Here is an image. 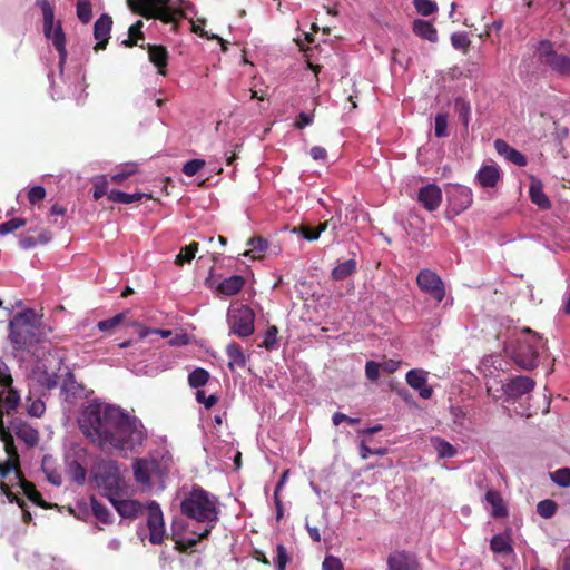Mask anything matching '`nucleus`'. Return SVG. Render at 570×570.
Returning <instances> with one entry per match:
<instances>
[{"mask_svg":"<svg viewBox=\"0 0 570 570\" xmlns=\"http://www.w3.org/2000/svg\"><path fill=\"white\" fill-rule=\"evenodd\" d=\"M82 433L100 449L135 451L146 440L144 426L119 406L89 404L79 419Z\"/></svg>","mask_w":570,"mask_h":570,"instance_id":"obj_1","label":"nucleus"},{"mask_svg":"<svg viewBox=\"0 0 570 570\" xmlns=\"http://www.w3.org/2000/svg\"><path fill=\"white\" fill-rule=\"evenodd\" d=\"M180 512L188 519L205 523L199 539H207L219 520L218 498L202 487L194 484L180 502Z\"/></svg>","mask_w":570,"mask_h":570,"instance_id":"obj_2","label":"nucleus"},{"mask_svg":"<svg viewBox=\"0 0 570 570\" xmlns=\"http://www.w3.org/2000/svg\"><path fill=\"white\" fill-rule=\"evenodd\" d=\"M20 405V395L12 387V377L4 362L0 358V439L7 453V463L13 464L14 474L20 470V459L12 433L4 426L3 415L16 413Z\"/></svg>","mask_w":570,"mask_h":570,"instance_id":"obj_3","label":"nucleus"},{"mask_svg":"<svg viewBox=\"0 0 570 570\" xmlns=\"http://www.w3.org/2000/svg\"><path fill=\"white\" fill-rule=\"evenodd\" d=\"M128 8L145 19H158L164 23H171L177 31L179 20L186 18L187 11L194 10L188 0H127Z\"/></svg>","mask_w":570,"mask_h":570,"instance_id":"obj_4","label":"nucleus"},{"mask_svg":"<svg viewBox=\"0 0 570 570\" xmlns=\"http://www.w3.org/2000/svg\"><path fill=\"white\" fill-rule=\"evenodd\" d=\"M521 336L505 348L513 363L523 371H532L539 365V345L541 337L531 328L522 330Z\"/></svg>","mask_w":570,"mask_h":570,"instance_id":"obj_5","label":"nucleus"},{"mask_svg":"<svg viewBox=\"0 0 570 570\" xmlns=\"http://www.w3.org/2000/svg\"><path fill=\"white\" fill-rule=\"evenodd\" d=\"M37 314L32 309L18 313L10 321V340L18 348H27L40 341Z\"/></svg>","mask_w":570,"mask_h":570,"instance_id":"obj_6","label":"nucleus"},{"mask_svg":"<svg viewBox=\"0 0 570 570\" xmlns=\"http://www.w3.org/2000/svg\"><path fill=\"white\" fill-rule=\"evenodd\" d=\"M94 479L98 488L108 500L119 497L122 488V478L116 461H102L92 470Z\"/></svg>","mask_w":570,"mask_h":570,"instance_id":"obj_7","label":"nucleus"},{"mask_svg":"<svg viewBox=\"0 0 570 570\" xmlns=\"http://www.w3.org/2000/svg\"><path fill=\"white\" fill-rule=\"evenodd\" d=\"M255 314L247 305H240L228 312L229 334L240 338L250 336L254 333Z\"/></svg>","mask_w":570,"mask_h":570,"instance_id":"obj_8","label":"nucleus"},{"mask_svg":"<svg viewBox=\"0 0 570 570\" xmlns=\"http://www.w3.org/2000/svg\"><path fill=\"white\" fill-rule=\"evenodd\" d=\"M539 60L560 76L570 75V57L556 52L550 41L540 42Z\"/></svg>","mask_w":570,"mask_h":570,"instance_id":"obj_9","label":"nucleus"},{"mask_svg":"<svg viewBox=\"0 0 570 570\" xmlns=\"http://www.w3.org/2000/svg\"><path fill=\"white\" fill-rule=\"evenodd\" d=\"M419 288L430 295L438 303L445 297V287L441 277L429 268L421 269L416 276Z\"/></svg>","mask_w":570,"mask_h":570,"instance_id":"obj_10","label":"nucleus"},{"mask_svg":"<svg viewBox=\"0 0 570 570\" xmlns=\"http://www.w3.org/2000/svg\"><path fill=\"white\" fill-rule=\"evenodd\" d=\"M147 527L149 529V541L160 544L164 540L165 524L159 504L151 501L147 507Z\"/></svg>","mask_w":570,"mask_h":570,"instance_id":"obj_11","label":"nucleus"},{"mask_svg":"<svg viewBox=\"0 0 570 570\" xmlns=\"http://www.w3.org/2000/svg\"><path fill=\"white\" fill-rule=\"evenodd\" d=\"M160 463L157 459H136L132 464L135 480L138 484L150 485L151 475L159 472Z\"/></svg>","mask_w":570,"mask_h":570,"instance_id":"obj_12","label":"nucleus"},{"mask_svg":"<svg viewBox=\"0 0 570 570\" xmlns=\"http://www.w3.org/2000/svg\"><path fill=\"white\" fill-rule=\"evenodd\" d=\"M387 570H421L415 554L405 550H395L387 556Z\"/></svg>","mask_w":570,"mask_h":570,"instance_id":"obj_13","label":"nucleus"},{"mask_svg":"<svg viewBox=\"0 0 570 570\" xmlns=\"http://www.w3.org/2000/svg\"><path fill=\"white\" fill-rule=\"evenodd\" d=\"M535 387V381L529 376L519 375L502 385L504 394L510 399H519Z\"/></svg>","mask_w":570,"mask_h":570,"instance_id":"obj_14","label":"nucleus"},{"mask_svg":"<svg viewBox=\"0 0 570 570\" xmlns=\"http://www.w3.org/2000/svg\"><path fill=\"white\" fill-rule=\"evenodd\" d=\"M13 484L14 488L19 487L22 493L30 500L33 504L42 508V509H51L52 505L43 500L41 493L37 490L35 483L27 480L23 476V473L21 471H18L14 474Z\"/></svg>","mask_w":570,"mask_h":570,"instance_id":"obj_15","label":"nucleus"},{"mask_svg":"<svg viewBox=\"0 0 570 570\" xmlns=\"http://www.w3.org/2000/svg\"><path fill=\"white\" fill-rule=\"evenodd\" d=\"M112 19L109 14L102 13L94 24V37L97 43L94 47L96 52L105 50L110 38Z\"/></svg>","mask_w":570,"mask_h":570,"instance_id":"obj_16","label":"nucleus"},{"mask_svg":"<svg viewBox=\"0 0 570 570\" xmlns=\"http://www.w3.org/2000/svg\"><path fill=\"white\" fill-rule=\"evenodd\" d=\"M7 429L10 433H14L17 438L22 440L29 448L36 446L39 442L38 431L19 419L11 420Z\"/></svg>","mask_w":570,"mask_h":570,"instance_id":"obj_17","label":"nucleus"},{"mask_svg":"<svg viewBox=\"0 0 570 570\" xmlns=\"http://www.w3.org/2000/svg\"><path fill=\"white\" fill-rule=\"evenodd\" d=\"M448 197L450 205L452 206V209L456 214H460L468 209L473 202L472 190L469 187L461 185L454 186L449 191Z\"/></svg>","mask_w":570,"mask_h":570,"instance_id":"obj_18","label":"nucleus"},{"mask_svg":"<svg viewBox=\"0 0 570 570\" xmlns=\"http://www.w3.org/2000/svg\"><path fill=\"white\" fill-rule=\"evenodd\" d=\"M417 200L426 210L434 212L441 205L442 190L435 184H428L419 190Z\"/></svg>","mask_w":570,"mask_h":570,"instance_id":"obj_19","label":"nucleus"},{"mask_svg":"<svg viewBox=\"0 0 570 570\" xmlns=\"http://www.w3.org/2000/svg\"><path fill=\"white\" fill-rule=\"evenodd\" d=\"M109 501L122 518L135 519L144 511L142 504L137 500H121L115 497Z\"/></svg>","mask_w":570,"mask_h":570,"instance_id":"obj_20","label":"nucleus"},{"mask_svg":"<svg viewBox=\"0 0 570 570\" xmlns=\"http://www.w3.org/2000/svg\"><path fill=\"white\" fill-rule=\"evenodd\" d=\"M406 383L416 390L422 399H430L433 390L428 385L426 376L421 370H411L406 373Z\"/></svg>","mask_w":570,"mask_h":570,"instance_id":"obj_21","label":"nucleus"},{"mask_svg":"<svg viewBox=\"0 0 570 570\" xmlns=\"http://www.w3.org/2000/svg\"><path fill=\"white\" fill-rule=\"evenodd\" d=\"M45 37L52 41L53 47L59 53V65L63 66L67 59V49H66V35L62 30V26L60 21H57L56 26L50 30V33H43Z\"/></svg>","mask_w":570,"mask_h":570,"instance_id":"obj_22","label":"nucleus"},{"mask_svg":"<svg viewBox=\"0 0 570 570\" xmlns=\"http://www.w3.org/2000/svg\"><path fill=\"white\" fill-rule=\"evenodd\" d=\"M494 148L499 155L503 156L507 160L513 163L514 165L520 167L527 165V157L519 150L512 148L503 139H497L494 141Z\"/></svg>","mask_w":570,"mask_h":570,"instance_id":"obj_23","label":"nucleus"},{"mask_svg":"<svg viewBox=\"0 0 570 570\" xmlns=\"http://www.w3.org/2000/svg\"><path fill=\"white\" fill-rule=\"evenodd\" d=\"M226 354L228 357V368L230 371H234L235 366L245 367L249 358V356L245 355L242 346L236 342H232L226 346Z\"/></svg>","mask_w":570,"mask_h":570,"instance_id":"obj_24","label":"nucleus"},{"mask_svg":"<svg viewBox=\"0 0 570 570\" xmlns=\"http://www.w3.org/2000/svg\"><path fill=\"white\" fill-rule=\"evenodd\" d=\"M245 285V279L240 275H233L224 278L217 286V292L225 296L238 294Z\"/></svg>","mask_w":570,"mask_h":570,"instance_id":"obj_25","label":"nucleus"},{"mask_svg":"<svg viewBox=\"0 0 570 570\" xmlns=\"http://www.w3.org/2000/svg\"><path fill=\"white\" fill-rule=\"evenodd\" d=\"M148 56L150 62H153L160 75H165V69L168 62V51L164 46L148 45Z\"/></svg>","mask_w":570,"mask_h":570,"instance_id":"obj_26","label":"nucleus"},{"mask_svg":"<svg viewBox=\"0 0 570 570\" xmlns=\"http://www.w3.org/2000/svg\"><path fill=\"white\" fill-rule=\"evenodd\" d=\"M412 30L415 36L422 39H425L430 42L438 41V31L430 21L423 19H415L413 21Z\"/></svg>","mask_w":570,"mask_h":570,"instance_id":"obj_27","label":"nucleus"},{"mask_svg":"<svg viewBox=\"0 0 570 570\" xmlns=\"http://www.w3.org/2000/svg\"><path fill=\"white\" fill-rule=\"evenodd\" d=\"M485 501L492 508V517L494 518H504L508 515V509L504 504L502 495L497 490H488L485 493Z\"/></svg>","mask_w":570,"mask_h":570,"instance_id":"obj_28","label":"nucleus"},{"mask_svg":"<svg viewBox=\"0 0 570 570\" xmlns=\"http://www.w3.org/2000/svg\"><path fill=\"white\" fill-rule=\"evenodd\" d=\"M499 178V168L492 165L481 167L476 174V179L482 187H494Z\"/></svg>","mask_w":570,"mask_h":570,"instance_id":"obj_29","label":"nucleus"},{"mask_svg":"<svg viewBox=\"0 0 570 570\" xmlns=\"http://www.w3.org/2000/svg\"><path fill=\"white\" fill-rule=\"evenodd\" d=\"M530 199L533 204L539 206L541 209H549L551 203L543 191L541 181L533 179L529 188Z\"/></svg>","mask_w":570,"mask_h":570,"instance_id":"obj_30","label":"nucleus"},{"mask_svg":"<svg viewBox=\"0 0 570 570\" xmlns=\"http://www.w3.org/2000/svg\"><path fill=\"white\" fill-rule=\"evenodd\" d=\"M150 199L151 195L146 193L127 194L121 190L112 189L108 193V199L119 204H131L141 199Z\"/></svg>","mask_w":570,"mask_h":570,"instance_id":"obj_31","label":"nucleus"},{"mask_svg":"<svg viewBox=\"0 0 570 570\" xmlns=\"http://www.w3.org/2000/svg\"><path fill=\"white\" fill-rule=\"evenodd\" d=\"M454 111L458 116L459 121L463 125L464 130L468 131L471 114L470 102L463 97L455 98Z\"/></svg>","mask_w":570,"mask_h":570,"instance_id":"obj_32","label":"nucleus"},{"mask_svg":"<svg viewBox=\"0 0 570 570\" xmlns=\"http://www.w3.org/2000/svg\"><path fill=\"white\" fill-rule=\"evenodd\" d=\"M36 4L41 9L43 16V33H50V30L56 26L55 9L49 0H37Z\"/></svg>","mask_w":570,"mask_h":570,"instance_id":"obj_33","label":"nucleus"},{"mask_svg":"<svg viewBox=\"0 0 570 570\" xmlns=\"http://www.w3.org/2000/svg\"><path fill=\"white\" fill-rule=\"evenodd\" d=\"M267 240L261 236L252 237L247 242L248 249L242 255L252 257L253 259L259 258L262 254L267 249Z\"/></svg>","mask_w":570,"mask_h":570,"instance_id":"obj_34","label":"nucleus"},{"mask_svg":"<svg viewBox=\"0 0 570 570\" xmlns=\"http://www.w3.org/2000/svg\"><path fill=\"white\" fill-rule=\"evenodd\" d=\"M2 494L6 495V498L8 499V501L10 503H17L18 504V507L22 511V521L24 523H30L32 521V514L28 510V505H27L26 501L22 498H20L16 492H13V490L8 489L7 487L2 488Z\"/></svg>","mask_w":570,"mask_h":570,"instance_id":"obj_35","label":"nucleus"},{"mask_svg":"<svg viewBox=\"0 0 570 570\" xmlns=\"http://www.w3.org/2000/svg\"><path fill=\"white\" fill-rule=\"evenodd\" d=\"M356 272V261L354 258L338 263L332 271V278L343 281Z\"/></svg>","mask_w":570,"mask_h":570,"instance_id":"obj_36","label":"nucleus"},{"mask_svg":"<svg viewBox=\"0 0 570 570\" xmlns=\"http://www.w3.org/2000/svg\"><path fill=\"white\" fill-rule=\"evenodd\" d=\"M490 548L494 553L510 554L513 552L511 540L507 534H495L490 541Z\"/></svg>","mask_w":570,"mask_h":570,"instance_id":"obj_37","label":"nucleus"},{"mask_svg":"<svg viewBox=\"0 0 570 570\" xmlns=\"http://www.w3.org/2000/svg\"><path fill=\"white\" fill-rule=\"evenodd\" d=\"M431 443L440 459L453 458L456 454L455 448L442 438H432Z\"/></svg>","mask_w":570,"mask_h":570,"instance_id":"obj_38","label":"nucleus"},{"mask_svg":"<svg viewBox=\"0 0 570 570\" xmlns=\"http://www.w3.org/2000/svg\"><path fill=\"white\" fill-rule=\"evenodd\" d=\"M142 27L144 22L141 20H138L134 24H131L128 29V38L121 42L122 46L127 48H132L137 46V41L145 38L144 32L141 30Z\"/></svg>","mask_w":570,"mask_h":570,"instance_id":"obj_39","label":"nucleus"},{"mask_svg":"<svg viewBox=\"0 0 570 570\" xmlns=\"http://www.w3.org/2000/svg\"><path fill=\"white\" fill-rule=\"evenodd\" d=\"M198 250V243L191 242L190 244L180 248L178 255L175 258L177 266H183L186 263H190Z\"/></svg>","mask_w":570,"mask_h":570,"instance_id":"obj_40","label":"nucleus"},{"mask_svg":"<svg viewBox=\"0 0 570 570\" xmlns=\"http://www.w3.org/2000/svg\"><path fill=\"white\" fill-rule=\"evenodd\" d=\"M90 502H91L92 514L96 517L97 520H99L100 522H102L105 524H109L112 522V515L106 505L100 503L95 498H91Z\"/></svg>","mask_w":570,"mask_h":570,"instance_id":"obj_41","label":"nucleus"},{"mask_svg":"<svg viewBox=\"0 0 570 570\" xmlns=\"http://www.w3.org/2000/svg\"><path fill=\"white\" fill-rule=\"evenodd\" d=\"M209 380V373L205 368L197 367L188 375V384L198 389L207 384Z\"/></svg>","mask_w":570,"mask_h":570,"instance_id":"obj_42","label":"nucleus"},{"mask_svg":"<svg viewBox=\"0 0 570 570\" xmlns=\"http://www.w3.org/2000/svg\"><path fill=\"white\" fill-rule=\"evenodd\" d=\"M76 13L78 19L87 24L92 18L91 0H77Z\"/></svg>","mask_w":570,"mask_h":570,"instance_id":"obj_43","label":"nucleus"},{"mask_svg":"<svg viewBox=\"0 0 570 570\" xmlns=\"http://www.w3.org/2000/svg\"><path fill=\"white\" fill-rule=\"evenodd\" d=\"M36 380L42 387L49 391L58 385V375L48 371L36 373Z\"/></svg>","mask_w":570,"mask_h":570,"instance_id":"obj_44","label":"nucleus"},{"mask_svg":"<svg viewBox=\"0 0 570 570\" xmlns=\"http://www.w3.org/2000/svg\"><path fill=\"white\" fill-rule=\"evenodd\" d=\"M557 509L558 504L551 499L542 500L537 504V513L544 519L553 517Z\"/></svg>","mask_w":570,"mask_h":570,"instance_id":"obj_45","label":"nucleus"},{"mask_svg":"<svg viewBox=\"0 0 570 570\" xmlns=\"http://www.w3.org/2000/svg\"><path fill=\"white\" fill-rule=\"evenodd\" d=\"M69 472L71 474L72 480L77 484L82 485L86 482L87 470L78 461H72L69 463Z\"/></svg>","mask_w":570,"mask_h":570,"instance_id":"obj_46","label":"nucleus"},{"mask_svg":"<svg viewBox=\"0 0 570 570\" xmlns=\"http://www.w3.org/2000/svg\"><path fill=\"white\" fill-rule=\"evenodd\" d=\"M292 233L299 235L308 242H313L320 238L316 227L308 224H301L292 229Z\"/></svg>","mask_w":570,"mask_h":570,"instance_id":"obj_47","label":"nucleus"},{"mask_svg":"<svg viewBox=\"0 0 570 570\" xmlns=\"http://www.w3.org/2000/svg\"><path fill=\"white\" fill-rule=\"evenodd\" d=\"M413 6L417 13L425 17L438 11V4L432 0H413Z\"/></svg>","mask_w":570,"mask_h":570,"instance_id":"obj_48","label":"nucleus"},{"mask_svg":"<svg viewBox=\"0 0 570 570\" xmlns=\"http://www.w3.org/2000/svg\"><path fill=\"white\" fill-rule=\"evenodd\" d=\"M434 135L438 138L446 137L448 134V115L446 114H436L434 119Z\"/></svg>","mask_w":570,"mask_h":570,"instance_id":"obj_49","label":"nucleus"},{"mask_svg":"<svg viewBox=\"0 0 570 570\" xmlns=\"http://www.w3.org/2000/svg\"><path fill=\"white\" fill-rule=\"evenodd\" d=\"M126 317L125 313H119L108 320L98 322L97 326L102 332H110L117 327Z\"/></svg>","mask_w":570,"mask_h":570,"instance_id":"obj_50","label":"nucleus"},{"mask_svg":"<svg viewBox=\"0 0 570 570\" xmlns=\"http://www.w3.org/2000/svg\"><path fill=\"white\" fill-rule=\"evenodd\" d=\"M277 333L278 330L275 325L269 326L264 334V340L261 346L268 351L274 350L277 344Z\"/></svg>","mask_w":570,"mask_h":570,"instance_id":"obj_51","label":"nucleus"},{"mask_svg":"<svg viewBox=\"0 0 570 570\" xmlns=\"http://www.w3.org/2000/svg\"><path fill=\"white\" fill-rule=\"evenodd\" d=\"M551 479L554 483L560 487H569L570 485V469L561 468L551 473Z\"/></svg>","mask_w":570,"mask_h":570,"instance_id":"obj_52","label":"nucleus"},{"mask_svg":"<svg viewBox=\"0 0 570 570\" xmlns=\"http://www.w3.org/2000/svg\"><path fill=\"white\" fill-rule=\"evenodd\" d=\"M205 160L195 158L186 161L183 166L181 171L186 176L191 177L195 176L205 166Z\"/></svg>","mask_w":570,"mask_h":570,"instance_id":"obj_53","label":"nucleus"},{"mask_svg":"<svg viewBox=\"0 0 570 570\" xmlns=\"http://www.w3.org/2000/svg\"><path fill=\"white\" fill-rule=\"evenodd\" d=\"M288 562H289V557L287 554L286 548L283 544H277L276 558L274 560L276 570H285Z\"/></svg>","mask_w":570,"mask_h":570,"instance_id":"obj_54","label":"nucleus"},{"mask_svg":"<svg viewBox=\"0 0 570 570\" xmlns=\"http://www.w3.org/2000/svg\"><path fill=\"white\" fill-rule=\"evenodd\" d=\"M24 225H26V219H23V218H12L10 220H7V222L0 224V236L12 233Z\"/></svg>","mask_w":570,"mask_h":570,"instance_id":"obj_55","label":"nucleus"},{"mask_svg":"<svg viewBox=\"0 0 570 570\" xmlns=\"http://www.w3.org/2000/svg\"><path fill=\"white\" fill-rule=\"evenodd\" d=\"M451 43L455 49L468 50L471 41L465 32H454L451 36Z\"/></svg>","mask_w":570,"mask_h":570,"instance_id":"obj_56","label":"nucleus"},{"mask_svg":"<svg viewBox=\"0 0 570 570\" xmlns=\"http://www.w3.org/2000/svg\"><path fill=\"white\" fill-rule=\"evenodd\" d=\"M136 171H137L136 165H134V164L127 165L124 170L111 175L110 180L115 184H121L127 178H129L131 175H134Z\"/></svg>","mask_w":570,"mask_h":570,"instance_id":"obj_57","label":"nucleus"},{"mask_svg":"<svg viewBox=\"0 0 570 570\" xmlns=\"http://www.w3.org/2000/svg\"><path fill=\"white\" fill-rule=\"evenodd\" d=\"M322 570H344V566L340 558L328 554L322 562Z\"/></svg>","mask_w":570,"mask_h":570,"instance_id":"obj_58","label":"nucleus"},{"mask_svg":"<svg viewBox=\"0 0 570 570\" xmlns=\"http://www.w3.org/2000/svg\"><path fill=\"white\" fill-rule=\"evenodd\" d=\"M381 365L374 361H367L365 364V375L367 380L376 382L380 377Z\"/></svg>","mask_w":570,"mask_h":570,"instance_id":"obj_59","label":"nucleus"},{"mask_svg":"<svg viewBox=\"0 0 570 570\" xmlns=\"http://www.w3.org/2000/svg\"><path fill=\"white\" fill-rule=\"evenodd\" d=\"M136 326L138 327L139 338H146L149 334H160L163 337H168L170 335V332L166 330L150 328L138 323Z\"/></svg>","mask_w":570,"mask_h":570,"instance_id":"obj_60","label":"nucleus"},{"mask_svg":"<svg viewBox=\"0 0 570 570\" xmlns=\"http://www.w3.org/2000/svg\"><path fill=\"white\" fill-rule=\"evenodd\" d=\"M46 197V189L42 186H35L28 191V200L30 204L35 205L41 202Z\"/></svg>","mask_w":570,"mask_h":570,"instance_id":"obj_61","label":"nucleus"},{"mask_svg":"<svg viewBox=\"0 0 570 570\" xmlns=\"http://www.w3.org/2000/svg\"><path fill=\"white\" fill-rule=\"evenodd\" d=\"M196 400L197 402L204 404L206 409L213 407L218 402V397L214 394L206 397V394L203 390H198L196 392Z\"/></svg>","mask_w":570,"mask_h":570,"instance_id":"obj_62","label":"nucleus"},{"mask_svg":"<svg viewBox=\"0 0 570 570\" xmlns=\"http://www.w3.org/2000/svg\"><path fill=\"white\" fill-rule=\"evenodd\" d=\"M78 387L79 386L75 382L73 374L71 372H68L67 377L65 379V381L62 383L61 390L66 393H70L72 395H75L77 393Z\"/></svg>","mask_w":570,"mask_h":570,"instance_id":"obj_63","label":"nucleus"},{"mask_svg":"<svg viewBox=\"0 0 570 570\" xmlns=\"http://www.w3.org/2000/svg\"><path fill=\"white\" fill-rule=\"evenodd\" d=\"M45 402L41 401L40 399L32 401L31 404L28 406V413L35 417H40L45 413Z\"/></svg>","mask_w":570,"mask_h":570,"instance_id":"obj_64","label":"nucleus"}]
</instances>
